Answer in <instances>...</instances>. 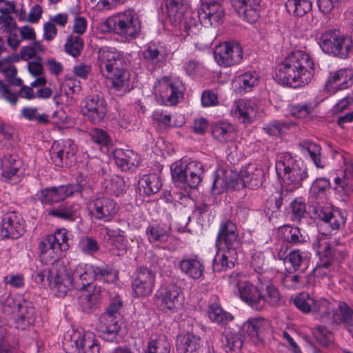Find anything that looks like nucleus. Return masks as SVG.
Segmentation results:
<instances>
[{"label":"nucleus","mask_w":353,"mask_h":353,"mask_svg":"<svg viewBox=\"0 0 353 353\" xmlns=\"http://www.w3.org/2000/svg\"><path fill=\"white\" fill-rule=\"evenodd\" d=\"M90 214L96 220L108 222L117 214L119 207L117 203L105 196H97L88 203Z\"/></svg>","instance_id":"obj_9"},{"label":"nucleus","mask_w":353,"mask_h":353,"mask_svg":"<svg viewBox=\"0 0 353 353\" xmlns=\"http://www.w3.org/2000/svg\"><path fill=\"white\" fill-rule=\"evenodd\" d=\"M221 341L223 346L228 353H240L244 336L240 329L234 330L227 328L223 332Z\"/></svg>","instance_id":"obj_30"},{"label":"nucleus","mask_w":353,"mask_h":353,"mask_svg":"<svg viewBox=\"0 0 353 353\" xmlns=\"http://www.w3.org/2000/svg\"><path fill=\"white\" fill-rule=\"evenodd\" d=\"M265 295L264 294L265 305L268 303L272 307H279L282 305V296L277 288L272 283L265 285Z\"/></svg>","instance_id":"obj_52"},{"label":"nucleus","mask_w":353,"mask_h":353,"mask_svg":"<svg viewBox=\"0 0 353 353\" xmlns=\"http://www.w3.org/2000/svg\"><path fill=\"white\" fill-rule=\"evenodd\" d=\"M103 230L105 232L104 239L107 243L120 251L126 252L128 241L123 231L119 228L114 230L108 227L103 228Z\"/></svg>","instance_id":"obj_38"},{"label":"nucleus","mask_w":353,"mask_h":353,"mask_svg":"<svg viewBox=\"0 0 353 353\" xmlns=\"http://www.w3.org/2000/svg\"><path fill=\"white\" fill-rule=\"evenodd\" d=\"M52 265L48 276L49 285L51 288L56 289L62 294H65L68 290L73 288L72 274H70L61 261H57Z\"/></svg>","instance_id":"obj_12"},{"label":"nucleus","mask_w":353,"mask_h":353,"mask_svg":"<svg viewBox=\"0 0 353 353\" xmlns=\"http://www.w3.org/2000/svg\"><path fill=\"white\" fill-rule=\"evenodd\" d=\"M23 219L15 212L5 214L1 220L0 234L3 238H19L24 231Z\"/></svg>","instance_id":"obj_21"},{"label":"nucleus","mask_w":353,"mask_h":353,"mask_svg":"<svg viewBox=\"0 0 353 353\" xmlns=\"http://www.w3.org/2000/svg\"><path fill=\"white\" fill-rule=\"evenodd\" d=\"M333 322L343 324L350 332H353V310L346 303L340 301L338 312L333 313Z\"/></svg>","instance_id":"obj_37"},{"label":"nucleus","mask_w":353,"mask_h":353,"mask_svg":"<svg viewBox=\"0 0 353 353\" xmlns=\"http://www.w3.org/2000/svg\"><path fill=\"white\" fill-rule=\"evenodd\" d=\"M14 314L16 327L22 330L32 325L36 319L34 307L31 303L27 301L19 303Z\"/></svg>","instance_id":"obj_26"},{"label":"nucleus","mask_w":353,"mask_h":353,"mask_svg":"<svg viewBox=\"0 0 353 353\" xmlns=\"http://www.w3.org/2000/svg\"><path fill=\"white\" fill-rule=\"evenodd\" d=\"M196 16L203 26L217 27L223 22L225 12L221 2L209 1L201 4Z\"/></svg>","instance_id":"obj_16"},{"label":"nucleus","mask_w":353,"mask_h":353,"mask_svg":"<svg viewBox=\"0 0 353 353\" xmlns=\"http://www.w3.org/2000/svg\"><path fill=\"white\" fill-rule=\"evenodd\" d=\"M170 345L164 335L152 336L148 342L146 353H170Z\"/></svg>","instance_id":"obj_47"},{"label":"nucleus","mask_w":353,"mask_h":353,"mask_svg":"<svg viewBox=\"0 0 353 353\" xmlns=\"http://www.w3.org/2000/svg\"><path fill=\"white\" fill-rule=\"evenodd\" d=\"M251 265L254 271L261 274L268 268V263L265 260L264 253L255 252L252 255Z\"/></svg>","instance_id":"obj_63"},{"label":"nucleus","mask_w":353,"mask_h":353,"mask_svg":"<svg viewBox=\"0 0 353 353\" xmlns=\"http://www.w3.org/2000/svg\"><path fill=\"white\" fill-rule=\"evenodd\" d=\"M312 334L316 341L323 346H326L332 340V334L324 326H317L312 330Z\"/></svg>","instance_id":"obj_62"},{"label":"nucleus","mask_w":353,"mask_h":353,"mask_svg":"<svg viewBox=\"0 0 353 353\" xmlns=\"http://www.w3.org/2000/svg\"><path fill=\"white\" fill-rule=\"evenodd\" d=\"M113 156L117 165L123 171L129 170L140 163L139 155L132 150L117 148L113 152Z\"/></svg>","instance_id":"obj_29"},{"label":"nucleus","mask_w":353,"mask_h":353,"mask_svg":"<svg viewBox=\"0 0 353 353\" xmlns=\"http://www.w3.org/2000/svg\"><path fill=\"white\" fill-rule=\"evenodd\" d=\"M315 105L311 102L297 104L290 108V114L298 119H305L314 111Z\"/></svg>","instance_id":"obj_57"},{"label":"nucleus","mask_w":353,"mask_h":353,"mask_svg":"<svg viewBox=\"0 0 353 353\" xmlns=\"http://www.w3.org/2000/svg\"><path fill=\"white\" fill-rule=\"evenodd\" d=\"M314 73L312 59L309 54L299 50L290 52L278 65L276 79L283 85L298 88L307 84Z\"/></svg>","instance_id":"obj_1"},{"label":"nucleus","mask_w":353,"mask_h":353,"mask_svg":"<svg viewBox=\"0 0 353 353\" xmlns=\"http://www.w3.org/2000/svg\"><path fill=\"white\" fill-rule=\"evenodd\" d=\"M179 87V83H173L167 77L161 79L160 96L165 105H174L178 103L179 97L182 96Z\"/></svg>","instance_id":"obj_27"},{"label":"nucleus","mask_w":353,"mask_h":353,"mask_svg":"<svg viewBox=\"0 0 353 353\" xmlns=\"http://www.w3.org/2000/svg\"><path fill=\"white\" fill-rule=\"evenodd\" d=\"M312 312L319 314L322 317H325L330 315L331 312H334V307L326 299L314 300Z\"/></svg>","instance_id":"obj_61"},{"label":"nucleus","mask_w":353,"mask_h":353,"mask_svg":"<svg viewBox=\"0 0 353 353\" xmlns=\"http://www.w3.org/2000/svg\"><path fill=\"white\" fill-rule=\"evenodd\" d=\"M94 280L104 283H113L117 279V273L107 264L92 265Z\"/></svg>","instance_id":"obj_44"},{"label":"nucleus","mask_w":353,"mask_h":353,"mask_svg":"<svg viewBox=\"0 0 353 353\" xmlns=\"http://www.w3.org/2000/svg\"><path fill=\"white\" fill-rule=\"evenodd\" d=\"M79 248L85 254H92L99 250L98 243L92 238L86 236L82 238L79 241Z\"/></svg>","instance_id":"obj_64"},{"label":"nucleus","mask_w":353,"mask_h":353,"mask_svg":"<svg viewBox=\"0 0 353 353\" xmlns=\"http://www.w3.org/2000/svg\"><path fill=\"white\" fill-rule=\"evenodd\" d=\"M73 288L83 290L94 281V275L90 264H79L74 269L73 274Z\"/></svg>","instance_id":"obj_28"},{"label":"nucleus","mask_w":353,"mask_h":353,"mask_svg":"<svg viewBox=\"0 0 353 353\" xmlns=\"http://www.w3.org/2000/svg\"><path fill=\"white\" fill-rule=\"evenodd\" d=\"M295 306L303 313L307 314L312 310L314 299L307 293H300L294 299Z\"/></svg>","instance_id":"obj_54"},{"label":"nucleus","mask_w":353,"mask_h":353,"mask_svg":"<svg viewBox=\"0 0 353 353\" xmlns=\"http://www.w3.org/2000/svg\"><path fill=\"white\" fill-rule=\"evenodd\" d=\"M70 239L65 229H58L54 234L45 236L38 245L40 261L45 264L60 261L61 253L70 248Z\"/></svg>","instance_id":"obj_6"},{"label":"nucleus","mask_w":353,"mask_h":353,"mask_svg":"<svg viewBox=\"0 0 353 353\" xmlns=\"http://www.w3.org/2000/svg\"><path fill=\"white\" fill-rule=\"evenodd\" d=\"M240 88L245 91L250 90L258 83V75L254 72H247L238 77Z\"/></svg>","instance_id":"obj_60"},{"label":"nucleus","mask_w":353,"mask_h":353,"mask_svg":"<svg viewBox=\"0 0 353 353\" xmlns=\"http://www.w3.org/2000/svg\"><path fill=\"white\" fill-rule=\"evenodd\" d=\"M154 283V272L146 267H140L132 283L133 293L136 296H146L152 292Z\"/></svg>","instance_id":"obj_18"},{"label":"nucleus","mask_w":353,"mask_h":353,"mask_svg":"<svg viewBox=\"0 0 353 353\" xmlns=\"http://www.w3.org/2000/svg\"><path fill=\"white\" fill-rule=\"evenodd\" d=\"M122 324L121 315L102 314L99 319L98 329L103 334L105 340L112 341L117 336Z\"/></svg>","instance_id":"obj_23"},{"label":"nucleus","mask_w":353,"mask_h":353,"mask_svg":"<svg viewBox=\"0 0 353 353\" xmlns=\"http://www.w3.org/2000/svg\"><path fill=\"white\" fill-rule=\"evenodd\" d=\"M240 245L236 225L230 221L221 223L216 241L217 252L213 260V270L221 272L233 268Z\"/></svg>","instance_id":"obj_2"},{"label":"nucleus","mask_w":353,"mask_h":353,"mask_svg":"<svg viewBox=\"0 0 353 353\" xmlns=\"http://www.w3.org/2000/svg\"><path fill=\"white\" fill-rule=\"evenodd\" d=\"M263 0H232V6L239 15L249 23L256 22L259 18Z\"/></svg>","instance_id":"obj_22"},{"label":"nucleus","mask_w":353,"mask_h":353,"mask_svg":"<svg viewBox=\"0 0 353 353\" xmlns=\"http://www.w3.org/2000/svg\"><path fill=\"white\" fill-rule=\"evenodd\" d=\"M99 67L102 75L117 92L128 90L130 74L123 54L114 48L105 47L99 51Z\"/></svg>","instance_id":"obj_3"},{"label":"nucleus","mask_w":353,"mask_h":353,"mask_svg":"<svg viewBox=\"0 0 353 353\" xmlns=\"http://www.w3.org/2000/svg\"><path fill=\"white\" fill-rule=\"evenodd\" d=\"M320 258H325L334 261L335 259H344L347 255L345 248L341 245V249L336 248L330 244H327L321 253H319Z\"/></svg>","instance_id":"obj_55"},{"label":"nucleus","mask_w":353,"mask_h":353,"mask_svg":"<svg viewBox=\"0 0 353 353\" xmlns=\"http://www.w3.org/2000/svg\"><path fill=\"white\" fill-rule=\"evenodd\" d=\"M92 141L101 147H109L111 145V139L108 133L101 128H95L90 132Z\"/></svg>","instance_id":"obj_56"},{"label":"nucleus","mask_w":353,"mask_h":353,"mask_svg":"<svg viewBox=\"0 0 353 353\" xmlns=\"http://www.w3.org/2000/svg\"><path fill=\"white\" fill-rule=\"evenodd\" d=\"M74 350L71 353H99L98 340L91 332L79 336L74 340Z\"/></svg>","instance_id":"obj_33"},{"label":"nucleus","mask_w":353,"mask_h":353,"mask_svg":"<svg viewBox=\"0 0 353 353\" xmlns=\"http://www.w3.org/2000/svg\"><path fill=\"white\" fill-rule=\"evenodd\" d=\"M200 337L191 333L180 334L176 341L178 353H201Z\"/></svg>","instance_id":"obj_31"},{"label":"nucleus","mask_w":353,"mask_h":353,"mask_svg":"<svg viewBox=\"0 0 353 353\" xmlns=\"http://www.w3.org/2000/svg\"><path fill=\"white\" fill-rule=\"evenodd\" d=\"M77 147L71 139L63 140L61 143H54L50 154L55 165L70 166L75 161Z\"/></svg>","instance_id":"obj_14"},{"label":"nucleus","mask_w":353,"mask_h":353,"mask_svg":"<svg viewBox=\"0 0 353 353\" xmlns=\"http://www.w3.org/2000/svg\"><path fill=\"white\" fill-rule=\"evenodd\" d=\"M299 145L303 148V150L307 151L308 154L310 155L311 159L314 162V165L319 168H323L324 164L322 163L321 159V148L319 145L308 141L305 140L301 142Z\"/></svg>","instance_id":"obj_51"},{"label":"nucleus","mask_w":353,"mask_h":353,"mask_svg":"<svg viewBox=\"0 0 353 353\" xmlns=\"http://www.w3.org/2000/svg\"><path fill=\"white\" fill-rule=\"evenodd\" d=\"M276 171L278 175L283 176L285 185L290 187L291 190L301 187L303 181L308 177L306 166L296 161L289 152L279 156Z\"/></svg>","instance_id":"obj_5"},{"label":"nucleus","mask_w":353,"mask_h":353,"mask_svg":"<svg viewBox=\"0 0 353 353\" xmlns=\"http://www.w3.org/2000/svg\"><path fill=\"white\" fill-rule=\"evenodd\" d=\"M1 175L6 182L17 183L22 174L23 161L15 152L7 153L0 160Z\"/></svg>","instance_id":"obj_15"},{"label":"nucleus","mask_w":353,"mask_h":353,"mask_svg":"<svg viewBox=\"0 0 353 353\" xmlns=\"http://www.w3.org/2000/svg\"><path fill=\"white\" fill-rule=\"evenodd\" d=\"M79 208V204L67 202L50 209L48 215L65 221H74L77 217Z\"/></svg>","instance_id":"obj_35"},{"label":"nucleus","mask_w":353,"mask_h":353,"mask_svg":"<svg viewBox=\"0 0 353 353\" xmlns=\"http://www.w3.org/2000/svg\"><path fill=\"white\" fill-rule=\"evenodd\" d=\"M168 17L170 21L176 25L183 19V16L188 11L187 6L183 0H165Z\"/></svg>","instance_id":"obj_39"},{"label":"nucleus","mask_w":353,"mask_h":353,"mask_svg":"<svg viewBox=\"0 0 353 353\" xmlns=\"http://www.w3.org/2000/svg\"><path fill=\"white\" fill-rule=\"evenodd\" d=\"M319 218L329 224L332 230H339L345 225V219L340 212H332L329 209H321L318 212Z\"/></svg>","instance_id":"obj_42"},{"label":"nucleus","mask_w":353,"mask_h":353,"mask_svg":"<svg viewBox=\"0 0 353 353\" xmlns=\"http://www.w3.org/2000/svg\"><path fill=\"white\" fill-rule=\"evenodd\" d=\"M241 299L255 310L265 307L264 294L261 290L248 281L238 283Z\"/></svg>","instance_id":"obj_19"},{"label":"nucleus","mask_w":353,"mask_h":353,"mask_svg":"<svg viewBox=\"0 0 353 353\" xmlns=\"http://www.w3.org/2000/svg\"><path fill=\"white\" fill-rule=\"evenodd\" d=\"M208 316L212 322L220 325H225L233 319L232 314L223 310L217 303L211 304L208 310Z\"/></svg>","instance_id":"obj_48"},{"label":"nucleus","mask_w":353,"mask_h":353,"mask_svg":"<svg viewBox=\"0 0 353 353\" xmlns=\"http://www.w3.org/2000/svg\"><path fill=\"white\" fill-rule=\"evenodd\" d=\"M263 178V170L256 163H249L241 170V186L256 189L261 185Z\"/></svg>","instance_id":"obj_25"},{"label":"nucleus","mask_w":353,"mask_h":353,"mask_svg":"<svg viewBox=\"0 0 353 353\" xmlns=\"http://www.w3.org/2000/svg\"><path fill=\"white\" fill-rule=\"evenodd\" d=\"M214 57L221 66H232L242 60L243 50L237 42H225L215 47Z\"/></svg>","instance_id":"obj_11"},{"label":"nucleus","mask_w":353,"mask_h":353,"mask_svg":"<svg viewBox=\"0 0 353 353\" xmlns=\"http://www.w3.org/2000/svg\"><path fill=\"white\" fill-rule=\"evenodd\" d=\"M181 272L192 279H199L203 276L204 267L195 259H183L179 264Z\"/></svg>","instance_id":"obj_40"},{"label":"nucleus","mask_w":353,"mask_h":353,"mask_svg":"<svg viewBox=\"0 0 353 353\" xmlns=\"http://www.w3.org/2000/svg\"><path fill=\"white\" fill-rule=\"evenodd\" d=\"M319 44L324 52L341 59H346L352 47L351 38L336 29L323 32Z\"/></svg>","instance_id":"obj_7"},{"label":"nucleus","mask_w":353,"mask_h":353,"mask_svg":"<svg viewBox=\"0 0 353 353\" xmlns=\"http://www.w3.org/2000/svg\"><path fill=\"white\" fill-rule=\"evenodd\" d=\"M288 259L284 264L289 271H297L302 265H307L308 263L307 255L299 250H290Z\"/></svg>","instance_id":"obj_43"},{"label":"nucleus","mask_w":353,"mask_h":353,"mask_svg":"<svg viewBox=\"0 0 353 353\" xmlns=\"http://www.w3.org/2000/svg\"><path fill=\"white\" fill-rule=\"evenodd\" d=\"M108 110L105 100L99 94L88 95L82 101L83 114L94 124L100 123L104 120Z\"/></svg>","instance_id":"obj_10"},{"label":"nucleus","mask_w":353,"mask_h":353,"mask_svg":"<svg viewBox=\"0 0 353 353\" xmlns=\"http://www.w3.org/2000/svg\"><path fill=\"white\" fill-rule=\"evenodd\" d=\"M99 295L97 293H91L88 290H84L79 296V303L82 310L86 313L92 312L98 305Z\"/></svg>","instance_id":"obj_50"},{"label":"nucleus","mask_w":353,"mask_h":353,"mask_svg":"<svg viewBox=\"0 0 353 353\" xmlns=\"http://www.w3.org/2000/svg\"><path fill=\"white\" fill-rule=\"evenodd\" d=\"M353 85V70L350 68L339 70L330 74L325 88L330 92L345 90Z\"/></svg>","instance_id":"obj_24"},{"label":"nucleus","mask_w":353,"mask_h":353,"mask_svg":"<svg viewBox=\"0 0 353 353\" xmlns=\"http://www.w3.org/2000/svg\"><path fill=\"white\" fill-rule=\"evenodd\" d=\"M83 187L80 184L60 185L58 187L46 188L39 191L36 196L43 205H52L63 201L72 196L75 192H81Z\"/></svg>","instance_id":"obj_13"},{"label":"nucleus","mask_w":353,"mask_h":353,"mask_svg":"<svg viewBox=\"0 0 353 353\" xmlns=\"http://www.w3.org/2000/svg\"><path fill=\"white\" fill-rule=\"evenodd\" d=\"M233 111L235 117L241 119L243 123H250L256 117L257 108L250 100L243 99L236 102Z\"/></svg>","instance_id":"obj_34"},{"label":"nucleus","mask_w":353,"mask_h":353,"mask_svg":"<svg viewBox=\"0 0 353 353\" xmlns=\"http://www.w3.org/2000/svg\"><path fill=\"white\" fill-rule=\"evenodd\" d=\"M269 322L263 318L252 319L243 323L240 329L241 333L247 334L251 338L261 340L267 330L270 329Z\"/></svg>","instance_id":"obj_32"},{"label":"nucleus","mask_w":353,"mask_h":353,"mask_svg":"<svg viewBox=\"0 0 353 353\" xmlns=\"http://www.w3.org/2000/svg\"><path fill=\"white\" fill-rule=\"evenodd\" d=\"M239 185H241V172L221 168L216 172L212 189L214 194H219L222 190L227 188H239Z\"/></svg>","instance_id":"obj_20"},{"label":"nucleus","mask_w":353,"mask_h":353,"mask_svg":"<svg viewBox=\"0 0 353 353\" xmlns=\"http://www.w3.org/2000/svg\"><path fill=\"white\" fill-rule=\"evenodd\" d=\"M312 4L310 0H288L285 8L289 13L297 17H303L312 10Z\"/></svg>","instance_id":"obj_49"},{"label":"nucleus","mask_w":353,"mask_h":353,"mask_svg":"<svg viewBox=\"0 0 353 353\" xmlns=\"http://www.w3.org/2000/svg\"><path fill=\"white\" fill-rule=\"evenodd\" d=\"M330 182L329 179L325 177H319L312 183L310 187V194L317 197L320 194H323L330 188Z\"/></svg>","instance_id":"obj_59"},{"label":"nucleus","mask_w":353,"mask_h":353,"mask_svg":"<svg viewBox=\"0 0 353 353\" xmlns=\"http://www.w3.org/2000/svg\"><path fill=\"white\" fill-rule=\"evenodd\" d=\"M171 230V226L169 224L156 223L147 228L146 234L150 242L163 243L168 241Z\"/></svg>","instance_id":"obj_41"},{"label":"nucleus","mask_w":353,"mask_h":353,"mask_svg":"<svg viewBox=\"0 0 353 353\" xmlns=\"http://www.w3.org/2000/svg\"><path fill=\"white\" fill-rule=\"evenodd\" d=\"M170 170L175 183L186 185L191 188H195L199 185L204 173L203 164L196 161H190L188 164L172 163Z\"/></svg>","instance_id":"obj_8"},{"label":"nucleus","mask_w":353,"mask_h":353,"mask_svg":"<svg viewBox=\"0 0 353 353\" xmlns=\"http://www.w3.org/2000/svg\"><path fill=\"white\" fill-rule=\"evenodd\" d=\"M290 128V123L280 121H273L263 128V130L268 134L275 137L282 135L285 130Z\"/></svg>","instance_id":"obj_58"},{"label":"nucleus","mask_w":353,"mask_h":353,"mask_svg":"<svg viewBox=\"0 0 353 353\" xmlns=\"http://www.w3.org/2000/svg\"><path fill=\"white\" fill-rule=\"evenodd\" d=\"M83 48V39L79 36L77 35L69 36L65 44V52L74 57L80 55Z\"/></svg>","instance_id":"obj_53"},{"label":"nucleus","mask_w":353,"mask_h":353,"mask_svg":"<svg viewBox=\"0 0 353 353\" xmlns=\"http://www.w3.org/2000/svg\"><path fill=\"white\" fill-rule=\"evenodd\" d=\"M162 186L160 177L155 173L143 175L139 181V189L144 196L157 193Z\"/></svg>","instance_id":"obj_36"},{"label":"nucleus","mask_w":353,"mask_h":353,"mask_svg":"<svg viewBox=\"0 0 353 353\" xmlns=\"http://www.w3.org/2000/svg\"><path fill=\"white\" fill-rule=\"evenodd\" d=\"M179 288L174 284L160 289L156 294V303L163 312L174 313L181 305Z\"/></svg>","instance_id":"obj_17"},{"label":"nucleus","mask_w":353,"mask_h":353,"mask_svg":"<svg viewBox=\"0 0 353 353\" xmlns=\"http://www.w3.org/2000/svg\"><path fill=\"white\" fill-rule=\"evenodd\" d=\"M103 32H113L126 41L137 38L141 31V23L138 14L127 10L114 14L99 24Z\"/></svg>","instance_id":"obj_4"},{"label":"nucleus","mask_w":353,"mask_h":353,"mask_svg":"<svg viewBox=\"0 0 353 353\" xmlns=\"http://www.w3.org/2000/svg\"><path fill=\"white\" fill-rule=\"evenodd\" d=\"M211 133L213 137L221 143H226L234 139L232 127L225 123H216L211 126Z\"/></svg>","instance_id":"obj_45"},{"label":"nucleus","mask_w":353,"mask_h":353,"mask_svg":"<svg viewBox=\"0 0 353 353\" xmlns=\"http://www.w3.org/2000/svg\"><path fill=\"white\" fill-rule=\"evenodd\" d=\"M196 15L197 12L192 13L188 10L183 16V19L179 23L181 28L183 27V31L188 36L197 34L201 26H202Z\"/></svg>","instance_id":"obj_46"}]
</instances>
